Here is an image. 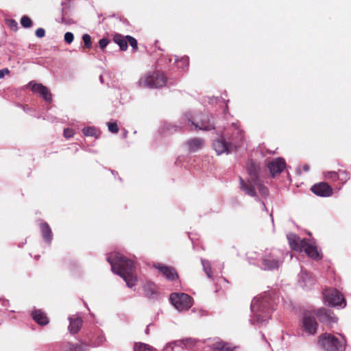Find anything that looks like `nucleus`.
Masks as SVG:
<instances>
[{"label":"nucleus","mask_w":351,"mask_h":351,"mask_svg":"<svg viewBox=\"0 0 351 351\" xmlns=\"http://www.w3.org/2000/svg\"><path fill=\"white\" fill-rule=\"evenodd\" d=\"M213 117L208 114H193L191 112L184 113L183 120L191 130H210L214 128Z\"/></svg>","instance_id":"423d86ee"},{"label":"nucleus","mask_w":351,"mask_h":351,"mask_svg":"<svg viewBox=\"0 0 351 351\" xmlns=\"http://www.w3.org/2000/svg\"><path fill=\"white\" fill-rule=\"evenodd\" d=\"M6 25L13 31L16 32L18 29V23L14 19H8L5 22Z\"/></svg>","instance_id":"e433bc0d"},{"label":"nucleus","mask_w":351,"mask_h":351,"mask_svg":"<svg viewBox=\"0 0 351 351\" xmlns=\"http://www.w3.org/2000/svg\"><path fill=\"white\" fill-rule=\"evenodd\" d=\"M254 185H256L259 192L264 195H267L269 193V191L267 187H265L263 184L261 183L260 180H257V182H254Z\"/></svg>","instance_id":"72a5a7b5"},{"label":"nucleus","mask_w":351,"mask_h":351,"mask_svg":"<svg viewBox=\"0 0 351 351\" xmlns=\"http://www.w3.org/2000/svg\"><path fill=\"white\" fill-rule=\"evenodd\" d=\"M74 134V131L72 129L66 128L64 130V136L66 138L72 137Z\"/></svg>","instance_id":"c03bdc74"},{"label":"nucleus","mask_w":351,"mask_h":351,"mask_svg":"<svg viewBox=\"0 0 351 351\" xmlns=\"http://www.w3.org/2000/svg\"><path fill=\"white\" fill-rule=\"evenodd\" d=\"M302 251L313 260H321L322 258V254L318 251L314 241L311 240L306 239L303 241Z\"/></svg>","instance_id":"9b49d317"},{"label":"nucleus","mask_w":351,"mask_h":351,"mask_svg":"<svg viewBox=\"0 0 351 351\" xmlns=\"http://www.w3.org/2000/svg\"><path fill=\"white\" fill-rule=\"evenodd\" d=\"M174 62L176 64L178 69L184 70L187 69L189 64V57L184 56L179 58L178 56H174Z\"/></svg>","instance_id":"c756f323"},{"label":"nucleus","mask_w":351,"mask_h":351,"mask_svg":"<svg viewBox=\"0 0 351 351\" xmlns=\"http://www.w3.org/2000/svg\"><path fill=\"white\" fill-rule=\"evenodd\" d=\"M40 228L43 239L48 244H50L53 239V235L49 226L46 222H41L40 223Z\"/></svg>","instance_id":"5701e85b"},{"label":"nucleus","mask_w":351,"mask_h":351,"mask_svg":"<svg viewBox=\"0 0 351 351\" xmlns=\"http://www.w3.org/2000/svg\"><path fill=\"white\" fill-rule=\"evenodd\" d=\"M274 302L269 292H264L254 297L251 303L250 323L258 326L264 325L271 317V313L274 309Z\"/></svg>","instance_id":"f257e3e1"},{"label":"nucleus","mask_w":351,"mask_h":351,"mask_svg":"<svg viewBox=\"0 0 351 351\" xmlns=\"http://www.w3.org/2000/svg\"><path fill=\"white\" fill-rule=\"evenodd\" d=\"M61 351H88L89 346L86 343L73 344L69 342H64L60 346Z\"/></svg>","instance_id":"6ab92c4d"},{"label":"nucleus","mask_w":351,"mask_h":351,"mask_svg":"<svg viewBox=\"0 0 351 351\" xmlns=\"http://www.w3.org/2000/svg\"><path fill=\"white\" fill-rule=\"evenodd\" d=\"M125 38L127 39L128 44L129 43L133 49L137 48L138 43L136 38L131 36H126Z\"/></svg>","instance_id":"ea45409f"},{"label":"nucleus","mask_w":351,"mask_h":351,"mask_svg":"<svg viewBox=\"0 0 351 351\" xmlns=\"http://www.w3.org/2000/svg\"><path fill=\"white\" fill-rule=\"evenodd\" d=\"M109 41L106 38H101L99 41V47L101 49H104L108 44Z\"/></svg>","instance_id":"49530a36"},{"label":"nucleus","mask_w":351,"mask_h":351,"mask_svg":"<svg viewBox=\"0 0 351 351\" xmlns=\"http://www.w3.org/2000/svg\"><path fill=\"white\" fill-rule=\"evenodd\" d=\"M114 42L117 44L121 51H125L128 49V42L125 37L121 34H116L113 38Z\"/></svg>","instance_id":"c85d7f7f"},{"label":"nucleus","mask_w":351,"mask_h":351,"mask_svg":"<svg viewBox=\"0 0 351 351\" xmlns=\"http://www.w3.org/2000/svg\"><path fill=\"white\" fill-rule=\"evenodd\" d=\"M21 24L25 28H29L32 26V21L27 16H23L21 19Z\"/></svg>","instance_id":"473e14b6"},{"label":"nucleus","mask_w":351,"mask_h":351,"mask_svg":"<svg viewBox=\"0 0 351 351\" xmlns=\"http://www.w3.org/2000/svg\"><path fill=\"white\" fill-rule=\"evenodd\" d=\"M150 324H149L147 327V328L145 329V333L147 335L149 334V327Z\"/></svg>","instance_id":"603ef678"},{"label":"nucleus","mask_w":351,"mask_h":351,"mask_svg":"<svg viewBox=\"0 0 351 351\" xmlns=\"http://www.w3.org/2000/svg\"><path fill=\"white\" fill-rule=\"evenodd\" d=\"M107 261L111 265L112 272L120 276L125 281L129 288L135 286L137 278L133 274L134 269L133 261L117 252L110 253Z\"/></svg>","instance_id":"f03ea898"},{"label":"nucleus","mask_w":351,"mask_h":351,"mask_svg":"<svg viewBox=\"0 0 351 351\" xmlns=\"http://www.w3.org/2000/svg\"><path fill=\"white\" fill-rule=\"evenodd\" d=\"M69 330L71 334L77 333L80 328L82 327V320L80 317L73 318L72 317H69Z\"/></svg>","instance_id":"a878e982"},{"label":"nucleus","mask_w":351,"mask_h":351,"mask_svg":"<svg viewBox=\"0 0 351 351\" xmlns=\"http://www.w3.org/2000/svg\"><path fill=\"white\" fill-rule=\"evenodd\" d=\"M141 87L158 88L167 85V78L162 72L154 71L143 75L138 82Z\"/></svg>","instance_id":"0eeeda50"},{"label":"nucleus","mask_w":351,"mask_h":351,"mask_svg":"<svg viewBox=\"0 0 351 351\" xmlns=\"http://www.w3.org/2000/svg\"><path fill=\"white\" fill-rule=\"evenodd\" d=\"M28 86L33 92L38 93L40 96L42 97L46 101H51L52 95L47 86L43 85L42 84H38L34 82H30L28 84Z\"/></svg>","instance_id":"f8f14e48"},{"label":"nucleus","mask_w":351,"mask_h":351,"mask_svg":"<svg viewBox=\"0 0 351 351\" xmlns=\"http://www.w3.org/2000/svg\"><path fill=\"white\" fill-rule=\"evenodd\" d=\"M82 132L85 136H93L95 134V130L93 127H86L82 130Z\"/></svg>","instance_id":"4c0bfd02"},{"label":"nucleus","mask_w":351,"mask_h":351,"mask_svg":"<svg viewBox=\"0 0 351 351\" xmlns=\"http://www.w3.org/2000/svg\"><path fill=\"white\" fill-rule=\"evenodd\" d=\"M154 267L157 269L168 280L173 281L178 278V275L175 269L165 265L162 263H155Z\"/></svg>","instance_id":"4468645a"},{"label":"nucleus","mask_w":351,"mask_h":351,"mask_svg":"<svg viewBox=\"0 0 351 351\" xmlns=\"http://www.w3.org/2000/svg\"><path fill=\"white\" fill-rule=\"evenodd\" d=\"M247 171L250 176L248 180H252L253 182H257L259 180V167L258 165L254 162H251L247 167Z\"/></svg>","instance_id":"4be33fe9"},{"label":"nucleus","mask_w":351,"mask_h":351,"mask_svg":"<svg viewBox=\"0 0 351 351\" xmlns=\"http://www.w3.org/2000/svg\"><path fill=\"white\" fill-rule=\"evenodd\" d=\"M33 319L40 325H46L49 323V319L46 314L41 310H34L32 313Z\"/></svg>","instance_id":"b1692460"},{"label":"nucleus","mask_w":351,"mask_h":351,"mask_svg":"<svg viewBox=\"0 0 351 351\" xmlns=\"http://www.w3.org/2000/svg\"><path fill=\"white\" fill-rule=\"evenodd\" d=\"M186 145L190 152H195L202 148L204 141L201 138H193L189 140Z\"/></svg>","instance_id":"412c9836"},{"label":"nucleus","mask_w":351,"mask_h":351,"mask_svg":"<svg viewBox=\"0 0 351 351\" xmlns=\"http://www.w3.org/2000/svg\"><path fill=\"white\" fill-rule=\"evenodd\" d=\"M201 263L202 265L203 270L206 274L207 277L210 280H213L212 268L210 262L208 260L202 258Z\"/></svg>","instance_id":"7c9ffc66"},{"label":"nucleus","mask_w":351,"mask_h":351,"mask_svg":"<svg viewBox=\"0 0 351 351\" xmlns=\"http://www.w3.org/2000/svg\"><path fill=\"white\" fill-rule=\"evenodd\" d=\"M325 178L327 180L335 181L339 178V172L328 171L325 173Z\"/></svg>","instance_id":"c9c22d12"},{"label":"nucleus","mask_w":351,"mask_h":351,"mask_svg":"<svg viewBox=\"0 0 351 351\" xmlns=\"http://www.w3.org/2000/svg\"><path fill=\"white\" fill-rule=\"evenodd\" d=\"M302 329L310 335H313L316 333L317 323L313 315L308 313L304 314L302 319Z\"/></svg>","instance_id":"9d476101"},{"label":"nucleus","mask_w":351,"mask_h":351,"mask_svg":"<svg viewBox=\"0 0 351 351\" xmlns=\"http://www.w3.org/2000/svg\"><path fill=\"white\" fill-rule=\"evenodd\" d=\"M82 40L84 43V45L86 48H88V49L91 48V47H92L91 38L88 34H84L82 36Z\"/></svg>","instance_id":"58836bf2"},{"label":"nucleus","mask_w":351,"mask_h":351,"mask_svg":"<svg viewBox=\"0 0 351 351\" xmlns=\"http://www.w3.org/2000/svg\"><path fill=\"white\" fill-rule=\"evenodd\" d=\"M170 301L179 311H186L193 305L192 298L184 293H172Z\"/></svg>","instance_id":"1a4fd4ad"},{"label":"nucleus","mask_w":351,"mask_h":351,"mask_svg":"<svg viewBox=\"0 0 351 351\" xmlns=\"http://www.w3.org/2000/svg\"><path fill=\"white\" fill-rule=\"evenodd\" d=\"M64 39L66 43H68V44L71 43L74 39L73 34L71 32H66L64 34Z\"/></svg>","instance_id":"79ce46f5"},{"label":"nucleus","mask_w":351,"mask_h":351,"mask_svg":"<svg viewBox=\"0 0 351 351\" xmlns=\"http://www.w3.org/2000/svg\"><path fill=\"white\" fill-rule=\"evenodd\" d=\"M176 343V342L167 343L164 348L163 351H173Z\"/></svg>","instance_id":"de8ad7c7"},{"label":"nucleus","mask_w":351,"mask_h":351,"mask_svg":"<svg viewBox=\"0 0 351 351\" xmlns=\"http://www.w3.org/2000/svg\"><path fill=\"white\" fill-rule=\"evenodd\" d=\"M298 281L303 289H310L315 283V279L309 274L302 270L298 275Z\"/></svg>","instance_id":"f3484780"},{"label":"nucleus","mask_w":351,"mask_h":351,"mask_svg":"<svg viewBox=\"0 0 351 351\" xmlns=\"http://www.w3.org/2000/svg\"><path fill=\"white\" fill-rule=\"evenodd\" d=\"M268 169H269L271 176L280 173L285 167V161L282 158H277L268 163Z\"/></svg>","instance_id":"dca6fc26"},{"label":"nucleus","mask_w":351,"mask_h":351,"mask_svg":"<svg viewBox=\"0 0 351 351\" xmlns=\"http://www.w3.org/2000/svg\"><path fill=\"white\" fill-rule=\"evenodd\" d=\"M211 349L212 351H232L229 344L222 341H215L212 345Z\"/></svg>","instance_id":"cd10ccee"},{"label":"nucleus","mask_w":351,"mask_h":351,"mask_svg":"<svg viewBox=\"0 0 351 351\" xmlns=\"http://www.w3.org/2000/svg\"><path fill=\"white\" fill-rule=\"evenodd\" d=\"M317 344L323 351H345L346 341L341 335L337 337L332 334L325 332L319 336Z\"/></svg>","instance_id":"39448f33"},{"label":"nucleus","mask_w":351,"mask_h":351,"mask_svg":"<svg viewBox=\"0 0 351 351\" xmlns=\"http://www.w3.org/2000/svg\"><path fill=\"white\" fill-rule=\"evenodd\" d=\"M287 254L288 252L279 249L266 250L259 258L261 262V267L268 271L278 269L284 263L285 255ZM247 256L250 263L258 264V254L249 253Z\"/></svg>","instance_id":"7ed1b4c3"},{"label":"nucleus","mask_w":351,"mask_h":351,"mask_svg":"<svg viewBox=\"0 0 351 351\" xmlns=\"http://www.w3.org/2000/svg\"><path fill=\"white\" fill-rule=\"evenodd\" d=\"M350 177L348 173L345 171H339V178L343 182H346L348 180H349Z\"/></svg>","instance_id":"a19ab883"},{"label":"nucleus","mask_w":351,"mask_h":351,"mask_svg":"<svg viewBox=\"0 0 351 351\" xmlns=\"http://www.w3.org/2000/svg\"><path fill=\"white\" fill-rule=\"evenodd\" d=\"M315 314L321 322L329 326H332L337 322V317L335 316L334 313L326 308L318 309Z\"/></svg>","instance_id":"ddd939ff"},{"label":"nucleus","mask_w":351,"mask_h":351,"mask_svg":"<svg viewBox=\"0 0 351 351\" xmlns=\"http://www.w3.org/2000/svg\"><path fill=\"white\" fill-rule=\"evenodd\" d=\"M324 299L328 306L343 308L346 302L343 294L335 289H327L323 292Z\"/></svg>","instance_id":"6e6552de"},{"label":"nucleus","mask_w":351,"mask_h":351,"mask_svg":"<svg viewBox=\"0 0 351 351\" xmlns=\"http://www.w3.org/2000/svg\"><path fill=\"white\" fill-rule=\"evenodd\" d=\"M10 71L8 68L1 69L0 70V79L3 78L5 76V75L10 74Z\"/></svg>","instance_id":"09e8293b"},{"label":"nucleus","mask_w":351,"mask_h":351,"mask_svg":"<svg viewBox=\"0 0 351 351\" xmlns=\"http://www.w3.org/2000/svg\"><path fill=\"white\" fill-rule=\"evenodd\" d=\"M287 239L291 249L298 252H302L303 241L306 239H301L295 234H287Z\"/></svg>","instance_id":"a211bd4d"},{"label":"nucleus","mask_w":351,"mask_h":351,"mask_svg":"<svg viewBox=\"0 0 351 351\" xmlns=\"http://www.w3.org/2000/svg\"><path fill=\"white\" fill-rule=\"evenodd\" d=\"M99 80L101 83L103 82V76L101 75L99 76Z\"/></svg>","instance_id":"864d4df0"},{"label":"nucleus","mask_w":351,"mask_h":351,"mask_svg":"<svg viewBox=\"0 0 351 351\" xmlns=\"http://www.w3.org/2000/svg\"><path fill=\"white\" fill-rule=\"evenodd\" d=\"M108 128L110 132L117 133L119 130L117 124L114 122H110L108 123Z\"/></svg>","instance_id":"37998d69"},{"label":"nucleus","mask_w":351,"mask_h":351,"mask_svg":"<svg viewBox=\"0 0 351 351\" xmlns=\"http://www.w3.org/2000/svg\"><path fill=\"white\" fill-rule=\"evenodd\" d=\"M143 290L146 297L153 298L156 295V285L152 282L148 281L143 285Z\"/></svg>","instance_id":"bb28decb"},{"label":"nucleus","mask_w":351,"mask_h":351,"mask_svg":"<svg viewBox=\"0 0 351 351\" xmlns=\"http://www.w3.org/2000/svg\"><path fill=\"white\" fill-rule=\"evenodd\" d=\"M303 170H304V171H306V172L308 171V170H309V167H308V165H304L303 166Z\"/></svg>","instance_id":"8fccbe9b"},{"label":"nucleus","mask_w":351,"mask_h":351,"mask_svg":"<svg viewBox=\"0 0 351 351\" xmlns=\"http://www.w3.org/2000/svg\"><path fill=\"white\" fill-rule=\"evenodd\" d=\"M106 341V338L104 335H99L95 341L91 342V346L93 347L99 346Z\"/></svg>","instance_id":"f704fd0d"},{"label":"nucleus","mask_w":351,"mask_h":351,"mask_svg":"<svg viewBox=\"0 0 351 351\" xmlns=\"http://www.w3.org/2000/svg\"><path fill=\"white\" fill-rule=\"evenodd\" d=\"M232 127L235 132L228 137V141L223 136L213 141V147L217 155L228 154L240 146L243 138V132L238 123H233Z\"/></svg>","instance_id":"20e7f679"},{"label":"nucleus","mask_w":351,"mask_h":351,"mask_svg":"<svg viewBox=\"0 0 351 351\" xmlns=\"http://www.w3.org/2000/svg\"><path fill=\"white\" fill-rule=\"evenodd\" d=\"M35 34L38 38H43L45 35V29L41 28V27L38 28L36 30Z\"/></svg>","instance_id":"a18cd8bd"},{"label":"nucleus","mask_w":351,"mask_h":351,"mask_svg":"<svg viewBox=\"0 0 351 351\" xmlns=\"http://www.w3.org/2000/svg\"><path fill=\"white\" fill-rule=\"evenodd\" d=\"M312 192L321 197H329L332 193V188L325 182L315 184L311 187Z\"/></svg>","instance_id":"2eb2a0df"},{"label":"nucleus","mask_w":351,"mask_h":351,"mask_svg":"<svg viewBox=\"0 0 351 351\" xmlns=\"http://www.w3.org/2000/svg\"><path fill=\"white\" fill-rule=\"evenodd\" d=\"M240 186L241 189L245 193V194L251 196H256V189L255 187L256 185H254V182L252 180H247V182H245L241 177H239Z\"/></svg>","instance_id":"aec40b11"},{"label":"nucleus","mask_w":351,"mask_h":351,"mask_svg":"<svg viewBox=\"0 0 351 351\" xmlns=\"http://www.w3.org/2000/svg\"><path fill=\"white\" fill-rule=\"evenodd\" d=\"M187 126L186 122L183 120V117L182 118V122L180 123V125H176L171 123H165L162 126V133L164 134H171L173 132H175L180 129Z\"/></svg>","instance_id":"393cba45"},{"label":"nucleus","mask_w":351,"mask_h":351,"mask_svg":"<svg viewBox=\"0 0 351 351\" xmlns=\"http://www.w3.org/2000/svg\"><path fill=\"white\" fill-rule=\"evenodd\" d=\"M134 351H156V349L149 344L138 343L134 345Z\"/></svg>","instance_id":"2f4dec72"},{"label":"nucleus","mask_w":351,"mask_h":351,"mask_svg":"<svg viewBox=\"0 0 351 351\" xmlns=\"http://www.w3.org/2000/svg\"><path fill=\"white\" fill-rule=\"evenodd\" d=\"M192 341L191 339H187L185 340V341H186V342H189V341Z\"/></svg>","instance_id":"5fc2aeb1"},{"label":"nucleus","mask_w":351,"mask_h":351,"mask_svg":"<svg viewBox=\"0 0 351 351\" xmlns=\"http://www.w3.org/2000/svg\"><path fill=\"white\" fill-rule=\"evenodd\" d=\"M261 203H262V208H263V210H267V208H266V206H265V204H264V202H262Z\"/></svg>","instance_id":"3c124183"}]
</instances>
